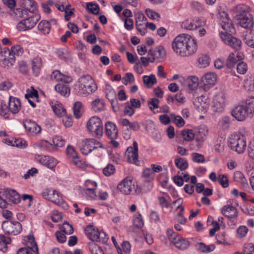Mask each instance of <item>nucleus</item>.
<instances>
[{
  "label": "nucleus",
  "instance_id": "nucleus-63",
  "mask_svg": "<svg viewBox=\"0 0 254 254\" xmlns=\"http://www.w3.org/2000/svg\"><path fill=\"white\" fill-rule=\"evenodd\" d=\"M217 180L219 184L224 188H227L229 186L228 179L227 176L225 175H220L218 178Z\"/></svg>",
  "mask_w": 254,
  "mask_h": 254
},
{
  "label": "nucleus",
  "instance_id": "nucleus-40",
  "mask_svg": "<svg viewBox=\"0 0 254 254\" xmlns=\"http://www.w3.org/2000/svg\"><path fill=\"white\" fill-rule=\"evenodd\" d=\"M243 104L250 115H252L254 113V96L249 97Z\"/></svg>",
  "mask_w": 254,
  "mask_h": 254
},
{
  "label": "nucleus",
  "instance_id": "nucleus-47",
  "mask_svg": "<svg viewBox=\"0 0 254 254\" xmlns=\"http://www.w3.org/2000/svg\"><path fill=\"white\" fill-rule=\"evenodd\" d=\"M209 57L206 55H201L198 58V65L200 67H205L207 66L210 63Z\"/></svg>",
  "mask_w": 254,
  "mask_h": 254
},
{
  "label": "nucleus",
  "instance_id": "nucleus-25",
  "mask_svg": "<svg viewBox=\"0 0 254 254\" xmlns=\"http://www.w3.org/2000/svg\"><path fill=\"white\" fill-rule=\"evenodd\" d=\"M50 105L54 113L58 117H63L66 114V110L63 105L57 101H51Z\"/></svg>",
  "mask_w": 254,
  "mask_h": 254
},
{
  "label": "nucleus",
  "instance_id": "nucleus-26",
  "mask_svg": "<svg viewBox=\"0 0 254 254\" xmlns=\"http://www.w3.org/2000/svg\"><path fill=\"white\" fill-rule=\"evenodd\" d=\"M21 5L26 12L29 11L32 13L34 12L37 8V3L33 0H22L21 2Z\"/></svg>",
  "mask_w": 254,
  "mask_h": 254
},
{
  "label": "nucleus",
  "instance_id": "nucleus-61",
  "mask_svg": "<svg viewBox=\"0 0 254 254\" xmlns=\"http://www.w3.org/2000/svg\"><path fill=\"white\" fill-rule=\"evenodd\" d=\"M192 160L194 162L202 163L205 161L204 156L201 154L193 152L191 154Z\"/></svg>",
  "mask_w": 254,
  "mask_h": 254
},
{
  "label": "nucleus",
  "instance_id": "nucleus-12",
  "mask_svg": "<svg viewBox=\"0 0 254 254\" xmlns=\"http://www.w3.org/2000/svg\"><path fill=\"white\" fill-rule=\"evenodd\" d=\"M126 156L129 163L135 164L136 165H138V144L136 141L133 142L132 147L130 146L127 148Z\"/></svg>",
  "mask_w": 254,
  "mask_h": 254
},
{
  "label": "nucleus",
  "instance_id": "nucleus-19",
  "mask_svg": "<svg viewBox=\"0 0 254 254\" xmlns=\"http://www.w3.org/2000/svg\"><path fill=\"white\" fill-rule=\"evenodd\" d=\"M201 81L204 86L209 88L216 83L217 75L212 72H207L201 77Z\"/></svg>",
  "mask_w": 254,
  "mask_h": 254
},
{
  "label": "nucleus",
  "instance_id": "nucleus-44",
  "mask_svg": "<svg viewBox=\"0 0 254 254\" xmlns=\"http://www.w3.org/2000/svg\"><path fill=\"white\" fill-rule=\"evenodd\" d=\"M11 239L3 235H0V251L5 252L7 250L6 245L10 244Z\"/></svg>",
  "mask_w": 254,
  "mask_h": 254
},
{
  "label": "nucleus",
  "instance_id": "nucleus-35",
  "mask_svg": "<svg viewBox=\"0 0 254 254\" xmlns=\"http://www.w3.org/2000/svg\"><path fill=\"white\" fill-rule=\"evenodd\" d=\"M91 107L94 111L99 112L105 109V105L102 100L96 99L92 102Z\"/></svg>",
  "mask_w": 254,
  "mask_h": 254
},
{
  "label": "nucleus",
  "instance_id": "nucleus-58",
  "mask_svg": "<svg viewBox=\"0 0 254 254\" xmlns=\"http://www.w3.org/2000/svg\"><path fill=\"white\" fill-rule=\"evenodd\" d=\"M61 230L65 234L70 235L73 232V228L68 222H64L61 228Z\"/></svg>",
  "mask_w": 254,
  "mask_h": 254
},
{
  "label": "nucleus",
  "instance_id": "nucleus-3",
  "mask_svg": "<svg viewBox=\"0 0 254 254\" xmlns=\"http://www.w3.org/2000/svg\"><path fill=\"white\" fill-rule=\"evenodd\" d=\"M97 89V86L92 77L89 75L80 77L75 85L74 90L76 94L86 97L94 93Z\"/></svg>",
  "mask_w": 254,
  "mask_h": 254
},
{
  "label": "nucleus",
  "instance_id": "nucleus-2",
  "mask_svg": "<svg viewBox=\"0 0 254 254\" xmlns=\"http://www.w3.org/2000/svg\"><path fill=\"white\" fill-rule=\"evenodd\" d=\"M220 24L224 32H220V36L222 41L233 49L238 50L240 49L242 42L240 40L233 37L232 34L234 31L232 21L228 18V14L224 11L220 13Z\"/></svg>",
  "mask_w": 254,
  "mask_h": 254
},
{
  "label": "nucleus",
  "instance_id": "nucleus-33",
  "mask_svg": "<svg viewBox=\"0 0 254 254\" xmlns=\"http://www.w3.org/2000/svg\"><path fill=\"white\" fill-rule=\"evenodd\" d=\"M186 82L189 89L191 91L195 90L198 86V79L194 76L188 77L186 79Z\"/></svg>",
  "mask_w": 254,
  "mask_h": 254
},
{
  "label": "nucleus",
  "instance_id": "nucleus-41",
  "mask_svg": "<svg viewBox=\"0 0 254 254\" xmlns=\"http://www.w3.org/2000/svg\"><path fill=\"white\" fill-rule=\"evenodd\" d=\"M130 245L127 242H124L121 247H117V251L119 254H130Z\"/></svg>",
  "mask_w": 254,
  "mask_h": 254
},
{
  "label": "nucleus",
  "instance_id": "nucleus-30",
  "mask_svg": "<svg viewBox=\"0 0 254 254\" xmlns=\"http://www.w3.org/2000/svg\"><path fill=\"white\" fill-rule=\"evenodd\" d=\"M105 92L107 98L108 100L111 102L112 107L115 111L116 110L115 109V107L114 106V99H115L116 94V93L112 87V86L109 84H107L105 87Z\"/></svg>",
  "mask_w": 254,
  "mask_h": 254
},
{
  "label": "nucleus",
  "instance_id": "nucleus-45",
  "mask_svg": "<svg viewBox=\"0 0 254 254\" xmlns=\"http://www.w3.org/2000/svg\"><path fill=\"white\" fill-rule=\"evenodd\" d=\"M244 40L248 46L254 48V31L246 34L244 37Z\"/></svg>",
  "mask_w": 254,
  "mask_h": 254
},
{
  "label": "nucleus",
  "instance_id": "nucleus-32",
  "mask_svg": "<svg viewBox=\"0 0 254 254\" xmlns=\"http://www.w3.org/2000/svg\"><path fill=\"white\" fill-rule=\"evenodd\" d=\"M235 181L240 183L244 188L248 187V183L244 175L240 171H236L234 174Z\"/></svg>",
  "mask_w": 254,
  "mask_h": 254
},
{
  "label": "nucleus",
  "instance_id": "nucleus-54",
  "mask_svg": "<svg viewBox=\"0 0 254 254\" xmlns=\"http://www.w3.org/2000/svg\"><path fill=\"white\" fill-rule=\"evenodd\" d=\"M192 20H186L182 22L181 26L183 28L187 30H194L196 29V26L194 24Z\"/></svg>",
  "mask_w": 254,
  "mask_h": 254
},
{
  "label": "nucleus",
  "instance_id": "nucleus-23",
  "mask_svg": "<svg viewBox=\"0 0 254 254\" xmlns=\"http://www.w3.org/2000/svg\"><path fill=\"white\" fill-rule=\"evenodd\" d=\"M93 142L90 138L82 140L79 144L81 153L84 155H87L94 149L93 146Z\"/></svg>",
  "mask_w": 254,
  "mask_h": 254
},
{
  "label": "nucleus",
  "instance_id": "nucleus-42",
  "mask_svg": "<svg viewBox=\"0 0 254 254\" xmlns=\"http://www.w3.org/2000/svg\"><path fill=\"white\" fill-rule=\"evenodd\" d=\"M166 235L170 243L174 244L175 242L178 241L180 236L177 233L174 231L172 229H168L166 231Z\"/></svg>",
  "mask_w": 254,
  "mask_h": 254
},
{
  "label": "nucleus",
  "instance_id": "nucleus-13",
  "mask_svg": "<svg viewBox=\"0 0 254 254\" xmlns=\"http://www.w3.org/2000/svg\"><path fill=\"white\" fill-rule=\"evenodd\" d=\"M35 159L38 162L51 170H53L58 163L54 157L50 156L37 155Z\"/></svg>",
  "mask_w": 254,
  "mask_h": 254
},
{
  "label": "nucleus",
  "instance_id": "nucleus-29",
  "mask_svg": "<svg viewBox=\"0 0 254 254\" xmlns=\"http://www.w3.org/2000/svg\"><path fill=\"white\" fill-rule=\"evenodd\" d=\"M195 248L200 252L208 253L213 251L215 249V246L213 244L206 245L204 243L200 242L195 244Z\"/></svg>",
  "mask_w": 254,
  "mask_h": 254
},
{
  "label": "nucleus",
  "instance_id": "nucleus-56",
  "mask_svg": "<svg viewBox=\"0 0 254 254\" xmlns=\"http://www.w3.org/2000/svg\"><path fill=\"white\" fill-rule=\"evenodd\" d=\"M183 138L186 141H190L193 138L195 139V133H193L192 130H184L182 132Z\"/></svg>",
  "mask_w": 254,
  "mask_h": 254
},
{
  "label": "nucleus",
  "instance_id": "nucleus-49",
  "mask_svg": "<svg viewBox=\"0 0 254 254\" xmlns=\"http://www.w3.org/2000/svg\"><path fill=\"white\" fill-rule=\"evenodd\" d=\"M144 84L150 87L157 83V80L154 75L151 74L149 76L145 75L143 77Z\"/></svg>",
  "mask_w": 254,
  "mask_h": 254
},
{
  "label": "nucleus",
  "instance_id": "nucleus-57",
  "mask_svg": "<svg viewBox=\"0 0 254 254\" xmlns=\"http://www.w3.org/2000/svg\"><path fill=\"white\" fill-rule=\"evenodd\" d=\"M26 11L23 10L21 8H16L10 12V14L14 18L16 19L19 18L24 17V15L26 14Z\"/></svg>",
  "mask_w": 254,
  "mask_h": 254
},
{
  "label": "nucleus",
  "instance_id": "nucleus-52",
  "mask_svg": "<svg viewBox=\"0 0 254 254\" xmlns=\"http://www.w3.org/2000/svg\"><path fill=\"white\" fill-rule=\"evenodd\" d=\"M89 249L92 254H104L101 248L93 242L89 244Z\"/></svg>",
  "mask_w": 254,
  "mask_h": 254
},
{
  "label": "nucleus",
  "instance_id": "nucleus-64",
  "mask_svg": "<svg viewBox=\"0 0 254 254\" xmlns=\"http://www.w3.org/2000/svg\"><path fill=\"white\" fill-rule=\"evenodd\" d=\"M133 225L137 228H141L144 225V223L141 215L139 214L134 217L133 219Z\"/></svg>",
  "mask_w": 254,
  "mask_h": 254
},
{
  "label": "nucleus",
  "instance_id": "nucleus-16",
  "mask_svg": "<svg viewBox=\"0 0 254 254\" xmlns=\"http://www.w3.org/2000/svg\"><path fill=\"white\" fill-rule=\"evenodd\" d=\"M23 126L26 131L32 135H36L41 132V127L34 121L26 120L23 122Z\"/></svg>",
  "mask_w": 254,
  "mask_h": 254
},
{
  "label": "nucleus",
  "instance_id": "nucleus-46",
  "mask_svg": "<svg viewBox=\"0 0 254 254\" xmlns=\"http://www.w3.org/2000/svg\"><path fill=\"white\" fill-rule=\"evenodd\" d=\"M82 103L80 102L77 101L74 104L73 107V111L75 118H79L82 115Z\"/></svg>",
  "mask_w": 254,
  "mask_h": 254
},
{
  "label": "nucleus",
  "instance_id": "nucleus-60",
  "mask_svg": "<svg viewBox=\"0 0 254 254\" xmlns=\"http://www.w3.org/2000/svg\"><path fill=\"white\" fill-rule=\"evenodd\" d=\"M172 119L174 120V122L178 127H182L185 125V121L180 116H176L172 113L170 115Z\"/></svg>",
  "mask_w": 254,
  "mask_h": 254
},
{
  "label": "nucleus",
  "instance_id": "nucleus-22",
  "mask_svg": "<svg viewBox=\"0 0 254 254\" xmlns=\"http://www.w3.org/2000/svg\"><path fill=\"white\" fill-rule=\"evenodd\" d=\"M21 109L20 100L16 97L10 96L8 102V110L13 114H17Z\"/></svg>",
  "mask_w": 254,
  "mask_h": 254
},
{
  "label": "nucleus",
  "instance_id": "nucleus-21",
  "mask_svg": "<svg viewBox=\"0 0 254 254\" xmlns=\"http://www.w3.org/2000/svg\"><path fill=\"white\" fill-rule=\"evenodd\" d=\"M193 104L198 111H204L208 107V98L204 96L197 97L194 99Z\"/></svg>",
  "mask_w": 254,
  "mask_h": 254
},
{
  "label": "nucleus",
  "instance_id": "nucleus-37",
  "mask_svg": "<svg viewBox=\"0 0 254 254\" xmlns=\"http://www.w3.org/2000/svg\"><path fill=\"white\" fill-rule=\"evenodd\" d=\"M195 140L197 141H202L204 140L206 136L208 134V129L206 127H202L199 130L195 132Z\"/></svg>",
  "mask_w": 254,
  "mask_h": 254
},
{
  "label": "nucleus",
  "instance_id": "nucleus-48",
  "mask_svg": "<svg viewBox=\"0 0 254 254\" xmlns=\"http://www.w3.org/2000/svg\"><path fill=\"white\" fill-rule=\"evenodd\" d=\"M32 67L33 71L36 74L39 72L42 66V60L40 57H36L33 59L32 63Z\"/></svg>",
  "mask_w": 254,
  "mask_h": 254
},
{
  "label": "nucleus",
  "instance_id": "nucleus-28",
  "mask_svg": "<svg viewBox=\"0 0 254 254\" xmlns=\"http://www.w3.org/2000/svg\"><path fill=\"white\" fill-rule=\"evenodd\" d=\"M84 232L88 238L92 241H95V239L97 238L98 230L93 226H87L84 229Z\"/></svg>",
  "mask_w": 254,
  "mask_h": 254
},
{
  "label": "nucleus",
  "instance_id": "nucleus-14",
  "mask_svg": "<svg viewBox=\"0 0 254 254\" xmlns=\"http://www.w3.org/2000/svg\"><path fill=\"white\" fill-rule=\"evenodd\" d=\"M221 212L223 215L228 217L232 222H234L238 216L237 209L232 205L230 201H228L227 204L222 207Z\"/></svg>",
  "mask_w": 254,
  "mask_h": 254
},
{
  "label": "nucleus",
  "instance_id": "nucleus-15",
  "mask_svg": "<svg viewBox=\"0 0 254 254\" xmlns=\"http://www.w3.org/2000/svg\"><path fill=\"white\" fill-rule=\"evenodd\" d=\"M225 95L222 92L218 93L213 98L211 107L214 112L223 111L225 103Z\"/></svg>",
  "mask_w": 254,
  "mask_h": 254
},
{
  "label": "nucleus",
  "instance_id": "nucleus-1",
  "mask_svg": "<svg viewBox=\"0 0 254 254\" xmlns=\"http://www.w3.org/2000/svg\"><path fill=\"white\" fill-rule=\"evenodd\" d=\"M173 51L182 57L189 56L197 50L196 40L190 35L182 34L177 36L172 43Z\"/></svg>",
  "mask_w": 254,
  "mask_h": 254
},
{
  "label": "nucleus",
  "instance_id": "nucleus-4",
  "mask_svg": "<svg viewBox=\"0 0 254 254\" xmlns=\"http://www.w3.org/2000/svg\"><path fill=\"white\" fill-rule=\"evenodd\" d=\"M236 18L240 25L245 29L251 28L253 26V17L249 13L250 8L245 4H239L236 7Z\"/></svg>",
  "mask_w": 254,
  "mask_h": 254
},
{
  "label": "nucleus",
  "instance_id": "nucleus-36",
  "mask_svg": "<svg viewBox=\"0 0 254 254\" xmlns=\"http://www.w3.org/2000/svg\"><path fill=\"white\" fill-rule=\"evenodd\" d=\"M53 196L54 199H50V201L59 206H62L63 207H66L67 206V204L64 200L62 196L57 190L56 193H54Z\"/></svg>",
  "mask_w": 254,
  "mask_h": 254
},
{
  "label": "nucleus",
  "instance_id": "nucleus-38",
  "mask_svg": "<svg viewBox=\"0 0 254 254\" xmlns=\"http://www.w3.org/2000/svg\"><path fill=\"white\" fill-rule=\"evenodd\" d=\"M38 28L43 34H48L51 29L50 23L49 21L42 20L38 24Z\"/></svg>",
  "mask_w": 254,
  "mask_h": 254
},
{
  "label": "nucleus",
  "instance_id": "nucleus-62",
  "mask_svg": "<svg viewBox=\"0 0 254 254\" xmlns=\"http://www.w3.org/2000/svg\"><path fill=\"white\" fill-rule=\"evenodd\" d=\"M53 143L54 146L57 147H61L64 146L65 140L61 136H56L53 138Z\"/></svg>",
  "mask_w": 254,
  "mask_h": 254
},
{
  "label": "nucleus",
  "instance_id": "nucleus-55",
  "mask_svg": "<svg viewBox=\"0 0 254 254\" xmlns=\"http://www.w3.org/2000/svg\"><path fill=\"white\" fill-rule=\"evenodd\" d=\"M154 175L153 171L149 168L144 169L142 173V176L145 180H152L154 178Z\"/></svg>",
  "mask_w": 254,
  "mask_h": 254
},
{
  "label": "nucleus",
  "instance_id": "nucleus-31",
  "mask_svg": "<svg viewBox=\"0 0 254 254\" xmlns=\"http://www.w3.org/2000/svg\"><path fill=\"white\" fill-rule=\"evenodd\" d=\"M55 88L61 95L68 96L70 94V88L66 84L59 83L55 85Z\"/></svg>",
  "mask_w": 254,
  "mask_h": 254
},
{
  "label": "nucleus",
  "instance_id": "nucleus-6",
  "mask_svg": "<svg viewBox=\"0 0 254 254\" xmlns=\"http://www.w3.org/2000/svg\"><path fill=\"white\" fill-rule=\"evenodd\" d=\"M86 127L88 131L93 136L97 138H101L103 136V125L99 117L93 116L90 118L86 123Z\"/></svg>",
  "mask_w": 254,
  "mask_h": 254
},
{
  "label": "nucleus",
  "instance_id": "nucleus-43",
  "mask_svg": "<svg viewBox=\"0 0 254 254\" xmlns=\"http://www.w3.org/2000/svg\"><path fill=\"white\" fill-rule=\"evenodd\" d=\"M135 19L136 27L143 26L144 24H145L147 20L146 18L142 12H138L135 15Z\"/></svg>",
  "mask_w": 254,
  "mask_h": 254
},
{
  "label": "nucleus",
  "instance_id": "nucleus-18",
  "mask_svg": "<svg viewBox=\"0 0 254 254\" xmlns=\"http://www.w3.org/2000/svg\"><path fill=\"white\" fill-rule=\"evenodd\" d=\"M105 133L109 139L117 138L118 136V130L116 125L110 121L106 122Z\"/></svg>",
  "mask_w": 254,
  "mask_h": 254
},
{
  "label": "nucleus",
  "instance_id": "nucleus-50",
  "mask_svg": "<svg viewBox=\"0 0 254 254\" xmlns=\"http://www.w3.org/2000/svg\"><path fill=\"white\" fill-rule=\"evenodd\" d=\"M175 163L176 166L181 170H184L188 167L187 161L181 157L176 158L175 160Z\"/></svg>",
  "mask_w": 254,
  "mask_h": 254
},
{
  "label": "nucleus",
  "instance_id": "nucleus-20",
  "mask_svg": "<svg viewBox=\"0 0 254 254\" xmlns=\"http://www.w3.org/2000/svg\"><path fill=\"white\" fill-rule=\"evenodd\" d=\"M4 195L6 198L13 204H18L21 201L19 194L13 190L6 189L4 191Z\"/></svg>",
  "mask_w": 254,
  "mask_h": 254
},
{
  "label": "nucleus",
  "instance_id": "nucleus-17",
  "mask_svg": "<svg viewBox=\"0 0 254 254\" xmlns=\"http://www.w3.org/2000/svg\"><path fill=\"white\" fill-rule=\"evenodd\" d=\"M148 55L151 57L149 61L153 63L156 60L163 59L166 56L165 49L161 46H158L154 50L148 51Z\"/></svg>",
  "mask_w": 254,
  "mask_h": 254
},
{
  "label": "nucleus",
  "instance_id": "nucleus-7",
  "mask_svg": "<svg viewBox=\"0 0 254 254\" xmlns=\"http://www.w3.org/2000/svg\"><path fill=\"white\" fill-rule=\"evenodd\" d=\"M118 189L123 193L126 195L130 194L139 193L141 191V189L131 180L127 178L124 179L117 187Z\"/></svg>",
  "mask_w": 254,
  "mask_h": 254
},
{
  "label": "nucleus",
  "instance_id": "nucleus-53",
  "mask_svg": "<svg viewBox=\"0 0 254 254\" xmlns=\"http://www.w3.org/2000/svg\"><path fill=\"white\" fill-rule=\"evenodd\" d=\"M56 192V190L53 189H46L42 191V195L45 199L50 201V199H54L53 195Z\"/></svg>",
  "mask_w": 254,
  "mask_h": 254
},
{
  "label": "nucleus",
  "instance_id": "nucleus-34",
  "mask_svg": "<svg viewBox=\"0 0 254 254\" xmlns=\"http://www.w3.org/2000/svg\"><path fill=\"white\" fill-rule=\"evenodd\" d=\"M189 241L182 237L180 236L178 241L175 242L174 245L178 249L181 250H184L188 249L190 246Z\"/></svg>",
  "mask_w": 254,
  "mask_h": 254
},
{
  "label": "nucleus",
  "instance_id": "nucleus-5",
  "mask_svg": "<svg viewBox=\"0 0 254 254\" xmlns=\"http://www.w3.org/2000/svg\"><path fill=\"white\" fill-rule=\"evenodd\" d=\"M229 146L238 153H243L246 149V137L240 132H235L229 137Z\"/></svg>",
  "mask_w": 254,
  "mask_h": 254
},
{
  "label": "nucleus",
  "instance_id": "nucleus-59",
  "mask_svg": "<svg viewBox=\"0 0 254 254\" xmlns=\"http://www.w3.org/2000/svg\"><path fill=\"white\" fill-rule=\"evenodd\" d=\"M10 52L14 57L21 56L23 53V49L19 45H14L11 47Z\"/></svg>",
  "mask_w": 254,
  "mask_h": 254
},
{
  "label": "nucleus",
  "instance_id": "nucleus-8",
  "mask_svg": "<svg viewBox=\"0 0 254 254\" xmlns=\"http://www.w3.org/2000/svg\"><path fill=\"white\" fill-rule=\"evenodd\" d=\"M3 232L8 235H16L22 231V225L17 221H4L2 224Z\"/></svg>",
  "mask_w": 254,
  "mask_h": 254
},
{
  "label": "nucleus",
  "instance_id": "nucleus-39",
  "mask_svg": "<svg viewBox=\"0 0 254 254\" xmlns=\"http://www.w3.org/2000/svg\"><path fill=\"white\" fill-rule=\"evenodd\" d=\"M241 59V56H239L238 55L236 56L234 54L231 53L227 60L226 65L228 68H232L236 63Z\"/></svg>",
  "mask_w": 254,
  "mask_h": 254
},
{
  "label": "nucleus",
  "instance_id": "nucleus-11",
  "mask_svg": "<svg viewBox=\"0 0 254 254\" xmlns=\"http://www.w3.org/2000/svg\"><path fill=\"white\" fill-rule=\"evenodd\" d=\"M231 114L238 121H243L248 116H251L243 103L235 107L232 110Z\"/></svg>",
  "mask_w": 254,
  "mask_h": 254
},
{
  "label": "nucleus",
  "instance_id": "nucleus-27",
  "mask_svg": "<svg viewBox=\"0 0 254 254\" xmlns=\"http://www.w3.org/2000/svg\"><path fill=\"white\" fill-rule=\"evenodd\" d=\"M51 78L56 81H63L65 83L70 82L71 78L62 74L59 70H55L51 75Z\"/></svg>",
  "mask_w": 254,
  "mask_h": 254
},
{
  "label": "nucleus",
  "instance_id": "nucleus-9",
  "mask_svg": "<svg viewBox=\"0 0 254 254\" xmlns=\"http://www.w3.org/2000/svg\"><path fill=\"white\" fill-rule=\"evenodd\" d=\"M40 16L33 15L19 22L17 25V29L20 31L30 30L33 28L39 20Z\"/></svg>",
  "mask_w": 254,
  "mask_h": 254
},
{
  "label": "nucleus",
  "instance_id": "nucleus-24",
  "mask_svg": "<svg viewBox=\"0 0 254 254\" xmlns=\"http://www.w3.org/2000/svg\"><path fill=\"white\" fill-rule=\"evenodd\" d=\"M26 247L35 254H38V248L33 236H27L24 238Z\"/></svg>",
  "mask_w": 254,
  "mask_h": 254
},
{
  "label": "nucleus",
  "instance_id": "nucleus-10",
  "mask_svg": "<svg viewBox=\"0 0 254 254\" xmlns=\"http://www.w3.org/2000/svg\"><path fill=\"white\" fill-rule=\"evenodd\" d=\"M0 62L3 67L8 68L15 63V57L10 54V50L4 48L0 53Z\"/></svg>",
  "mask_w": 254,
  "mask_h": 254
},
{
  "label": "nucleus",
  "instance_id": "nucleus-51",
  "mask_svg": "<svg viewBox=\"0 0 254 254\" xmlns=\"http://www.w3.org/2000/svg\"><path fill=\"white\" fill-rule=\"evenodd\" d=\"M87 9L94 14H98L99 13L100 8L98 4L93 2L86 3Z\"/></svg>",
  "mask_w": 254,
  "mask_h": 254
}]
</instances>
